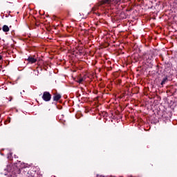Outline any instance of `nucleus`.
Wrapping results in <instances>:
<instances>
[{"instance_id": "obj_4", "label": "nucleus", "mask_w": 177, "mask_h": 177, "mask_svg": "<svg viewBox=\"0 0 177 177\" xmlns=\"http://www.w3.org/2000/svg\"><path fill=\"white\" fill-rule=\"evenodd\" d=\"M62 98V95L59 94H56L53 97V100L55 102H57V100H60Z\"/></svg>"}, {"instance_id": "obj_3", "label": "nucleus", "mask_w": 177, "mask_h": 177, "mask_svg": "<svg viewBox=\"0 0 177 177\" xmlns=\"http://www.w3.org/2000/svg\"><path fill=\"white\" fill-rule=\"evenodd\" d=\"M28 62L29 63H35L37 62V59L34 58L33 57H28Z\"/></svg>"}, {"instance_id": "obj_8", "label": "nucleus", "mask_w": 177, "mask_h": 177, "mask_svg": "<svg viewBox=\"0 0 177 177\" xmlns=\"http://www.w3.org/2000/svg\"><path fill=\"white\" fill-rule=\"evenodd\" d=\"M7 170L8 172H10L12 171V167L10 165L7 166Z\"/></svg>"}, {"instance_id": "obj_2", "label": "nucleus", "mask_w": 177, "mask_h": 177, "mask_svg": "<svg viewBox=\"0 0 177 177\" xmlns=\"http://www.w3.org/2000/svg\"><path fill=\"white\" fill-rule=\"evenodd\" d=\"M51 98V95L50 93H49V92H44L42 96V99L45 101V102H49V100H50Z\"/></svg>"}, {"instance_id": "obj_5", "label": "nucleus", "mask_w": 177, "mask_h": 177, "mask_svg": "<svg viewBox=\"0 0 177 177\" xmlns=\"http://www.w3.org/2000/svg\"><path fill=\"white\" fill-rule=\"evenodd\" d=\"M3 31L4 32H9V26H6V25H4V26H3Z\"/></svg>"}, {"instance_id": "obj_6", "label": "nucleus", "mask_w": 177, "mask_h": 177, "mask_svg": "<svg viewBox=\"0 0 177 177\" xmlns=\"http://www.w3.org/2000/svg\"><path fill=\"white\" fill-rule=\"evenodd\" d=\"M84 81H85V79L84 77H80L77 80V82H78L79 84H82Z\"/></svg>"}, {"instance_id": "obj_7", "label": "nucleus", "mask_w": 177, "mask_h": 177, "mask_svg": "<svg viewBox=\"0 0 177 177\" xmlns=\"http://www.w3.org/2000/svg\"><path fill=\"white\" fill-rule=\"evenodd\" d=\"M167 81H168V78L167 77L163 78L162 81L160 83L161 85H164V84H165V82H167Z\"/></svg>"}, {"instance_id": "obj_9", "label": "nucleus", "mask_w": 177, "mask_h": 177, "mask_svg": "<svg viewBox=\"0 0 177 177\" xmlns=\"http://www.w3.org/2000/svg\"><path fill=\"white\" fill-rule=\"evenodd\" d=\"M27 167V165H26L25 163H23V164H21V167H20V168H26Z\"/></svg>"}, {"instance_id": "obj_10", "label": "nucleus", "mask_w": 177, "mask_h": 177, "mask_svg": "<svg viewBox=\"0 0 177 177\" xmlns=\"http://www.w3.org/2000/svg\"><path fill=\"white\" fill-rule=\"evenodd\" d=\"M8 160H12V153L8 155Z\"/></svg>"}, {"instance_id": "obj_11", "label": "nucleus", "mask_w": 177, "mask_h": 177, "mask_svg": "<svg viewBox=\"0 0 177 177\" xmlns=\"http://www.w3.org/2000/svg\"><path fill=\"white\" fill-rule=\"evenodd\" d=\"M1 59H2V56L0 55V60H1Z\"/></svg>"}, {"instance_id": "obj_1", "label": "nucleus", "mask_w": 177, "mask_h": 177, "mask_svg": "<svg viewBox=\"0 0 177 177\" xmlns=\"http://www.w3.org/2000/svg\"><path fill=\"white\" fill-rule=\"evenodd\" d=\"M121 0H102L98 3L97 9H104V8H106L108 6H110L111 5H113V3H118Z\"/></svg>"}, {"instance_id": "obj_12", "label": "nucleus", "mask_w": 177, "mask_h": 177, "mask_svg": "<svg viewBox=\"0 0 177 177\" xmlns=\"http://www.w3.org/2000/svg\"><path fill=\"white\" fill-rule=\"evenodd\" d=\"M94 9V10H96V8H93Z\"/></svg>"}]
</instances>
